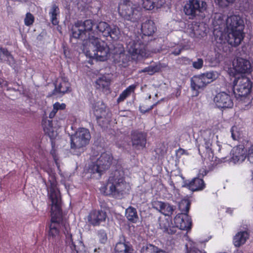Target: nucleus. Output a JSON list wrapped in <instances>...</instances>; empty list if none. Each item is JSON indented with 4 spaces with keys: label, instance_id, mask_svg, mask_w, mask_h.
<instances>
[{
    "label": "nucleus",
    "instance_id": "obj_1",
    "mask_svg": "<svg viewBox=\"0 0 253 253\" xmlns=\"http://www.w3.org/2000/svg\"><path fill=\"white\" fill-rule=\"evenodd\" d=\"M50 183L49 198L51 202V218L49 225L48 239L54 247L60 244V229L69 228V223L64 218L61 208L60 192L57 189L55 179L49 180Z\"/></svg>",
    "mask_w": 253,
    "mask_h": 253
},
{
    "label": "nucleus",
    "instance_id": "obj_2",
    "mask_svg": "<svg viewBox=\"0 0 253 253\" xmlns=\"http://www.w3.org/2000/svg\"><path fill=\"white\" fill-rule=\"evenodd\" d=\"M93 22L90 19L86 20L84 22L78 21L72 29V37L75 39L86 41L92 46L94 51H96V55L101 61L107 59L109 53V48L106 42L95 37V33L92 31Z\"/></svg>",
    "mask_w": 253,
    "mask_h": 253
},
{
    "label": "nucleus",
    "instance_id": "obj_3",
    "mask_svg": "<svg viewBox=\"0 0 253 253\" xmlns=\"http://www.w3.org/2000/svg\"><path fill=\"white\" fill-rule=\"evenodd\" d=\"M244 22L239 15H233L226 19L227 41L232 46H238L244 38Z\"/></svg>",
    "mask_w": 253,
    "mask_h": 253
},
{
    "label": "nucleus",
    "instance_id": "obj_4",
    "mask_svg": "<svg viewBox=\"0 0 253 253\" xmlns=\"http://www.w3.org/2000/svg\"><path fill=\"white\" fill-rule=\"evenodd\" d=\"M107 186L110 195L116 198H121L126 193L128 186L124 171L116 169L113 171L108 178Z\"/></svg>",
    "mask_w": 253,
    "mask_h": 253
},
{
    "label": "nucleus",
    "instance_id": "obj_5",
    "mask_svg": "<svg viewBox=\"0 0 253 253\" xmlns=\"http://www.w3.org/2000/svg\"><path fill=\"white\" fill-rule=\"evenodd\" d=\"M214 137L211 130H204L197 140V147L202 158L210 161L215 160L212 149V140Z\"/></svg>",
    "mask_w": 253,
    "mask_h": 253
},
{
    "label": "nucleus",
    "instance_id": "obj_6",
    "mask_svg": "<svg viewBox=\"0 0 253 253\" xmlns=\"http://www.w3.org/2000/svg\"><path fill=\"white\" fill-rule=\"evenodd\" d=\"M119 15L125 20L131 22H137L142 15V9L137 3L130 0H123L118 5Z\"/></svg>",
    "mask_w": 253,
    "mask_h": 253
},
{
    "label": "nucleus",
    "instance_id": "obj_7",
    "mask_svg": "<svg viewBox=\"0 0 253 253\" xmlns=\"http://www.w3.org/2000/svg\"><path fill=\"white\" fill-rule=\"evenodd\" d=\"M91 138L89 130L84 127L79 128L70 137L71 149L74 154L80 155L84 148L88 144Z\"/></svg>",
    "mask_w": 253,
    "mask_h": 253
},
{
    "label": "nucleus",
    "instance_id": "obj_8",
    "mask_svg": "<svg viewBox=\"0 0 253 253\" xmlns=\"http://www.w3.org/2000/svg\"><path fill=\"white\" fill-rule=\"evenodd\" d=\"M146 45L142 40V37L140 34L135 35L134 39L127 44V48L131 58L135 61L140 59L147 56Z\"/></svg>",
    "mask_w": 253,
    "mask_h": 253
},
{
    "label": "nucleus",
    "instance_id": "obj_9",
    "mask_svg": "<svg viewBox=\"0 0 253 253\" xmlns=\"http://www.w3.org/2000/svg\"><path fill=\"white\" fill-rule=\"evenodd\" d=\"M252 87V82L245 76L235 78L233 81V93L237 99L247 96L251 92Z\"/></svg>",
    "mask_w": 253,
    "mask_h": 253
},
{
    "label": "nucleus",
    "instance_id": "obj_10",
    "mask_svg": "<svg viewBox=\"0 0 253 253\" xmlns=\"http://www.w3.org/2000/svg\"><path fill=\"white\" fill-rule=\"evenodd\" d=\"M61 230H63L65 236L66 246L70 249L71 253H83L84 252L85 246L81 236L71 234L69 225L67 230L64 228Z\"/></svg>",
    "mask_w": 253,
    "mask_h": 253
},
{
    "label": "nucleus",
    "instance_id": "obj_11",
    "mask_svg": "<svg viewBox=\"0 0 253 253\" xmlns=\"http://www.w3.org/2000/svg\"><path fill=\"white\" fill-rule=\"evenodd\" d=\"M184 203L185 207L184 209H181L182 212L177 214L173 219L174 226L176 227V231L179 229L188 231L192 227V220L188 215L191 203L189 201H185Z\"/></svg>",
    "mask_w": 253,
    "mask_h": 253
},
{
    "label": "nucleus",
    "instance_id": "obj_12",
    "mask_svg": "<svg viewBox=\"0 0 253 253\" xmlns=\"http://www.w3.org/2000/svg\"><path fill=\"white\" fill-rule=\"evenodd\" d=\"M207 3L199 0H188L183 7L185 14L190 19H194L206 9Z\"/></svg>",
    "mask_w": 253,
    "mask_h": 253
},
{
    "label": "nucleus",
    "instance_id": "obj_13",
    "mask_svg": "<svg viewBox=\"0 0 253 253\" xmlns=\"http://www.w3.org/2000/svg\"><path fill=\"white\" fill-rule=\"evenodd\" d=\"M112 160L113 157L110 154L102 153L96 162L89 166V172L91 173H97L100 176L103 172L110 168Z\"/></svg>",
    "mask_w": 253,
    "mask_h": 253
},
{
    "label": "nucleus",
    "instance_id": "obj_14",
    "mask_svg": "<svg viewBox=\"0 0 253 253\" xmlns=\"http://www.w3.org/2000/svg\"><path fill=\"white\" fill-rule=\"evenodd\" d=\"M93 114L96 117L97 123L103 127L109 121L111 113L107 110L104 104L95 105L93 108Z\"/></svg>",
    "mask_w": 253,
    "mask_h": 253
},
{
    "label": "nucleus",
    "instance_id": "obj_15",
    "mask_svg": "<svg viewBox=\"0 0 253 253\" xmlns=\"http://www.w3.org/2000/svg\"><path fill=\"white\" fill-rule=\"evenodd\" d=\"M216 107L221 110L231 108L234 103L231 96L225 92H220L213 98Z\"/></svg>",
    "mask_w": 253,
    "mask_h": 253
},
{
    "label": "nucleus",
    "instance_id": "obj_16",
    "mask_svg": "<svg viewBox=\"0 0 253 253\" xmlns=\"http://www.w3.org/2000/svg\"><path fill=\"white\" fill-rule=\"evenodd\" d=\"M107 217L106 211L102 210L93 209L90 211L87 215V221L93 226H98L102 222H105Z\"/></svg>",
    "mask_w": 253,
    "mask_h": 253
},
{
    "label": "nucleus",
    "instance_id": "obj_17",
    "mask_svg": "<svg viewBox=\"0 0 253 253\" xmlns=\"http://www.w3.org/2000/svg\"><path fill=\"white\" fill-rule=\"evenodd\" d=\"M131 141L134 149H143L146 147L147 134L137 130H132L131 132Z\"/></svg>",
    "mask_w": 253,
    "mask_h": 253
},
{
    "label": "nucleus",
    "instance_id": "obj_18",
    "mask_svg": "<svg viewBox=\"0 0 253 253\" xmlns=\"http://www.w3.org/2000/svg\"><path fill=\"white\" fill-rule=\"evenodd\" d=\"M42 125L45 134L50 138L52 147L53 148L55 145L54 140L57 133L53 127L52 121L47 119V117H43L42 119Z\"/></svg>",
    "mask_w": 253,
    "mask_h": 253
},
{
    "label": "nucleus",
    "instance_id": "obj_19",
    "mask_svg": "<svg viewBox=\"0 0 253 253\" xmlns=\"http://www.w3.org/2000/svg\"><path fill=\"white\" fill-rule=\"evenodd\" d=\"M153 208L165 216H171L175 210V207L168 203L162 201H155L153 204Z\"/></svg>",
    "mask_w": 253,
    "mask_h": 253
},
{
    "label": "nucleus",
    "instance_id": "obj_20",
    "mask_svg": "<svg viewBox=\"0 0 253 253\" xmlns=\"http://www.w3.org/2000/svg\"><path fill=\"white\" fill-rule=\"evenodd\" d=\"M190 85L193 91V95H199L200 90H203L207 85L201 75L194 76L190 80Z\"/></svg>",
    "mask_w": 253,
    "mask_h": 253
},
{
    "label": "nucleus",
    "instance_id": "obj_21",
    "mask_svg": "<svg viewBox=\"0 0 253 253\" xmlns=\"http://www.w3.org/2000/svg\"><path fill=\"white\" fill-rule=\"evenodd\" d=\"M235 71L239 74H245L251 72V65L249 61L242 58H238L233 64Z\"/></svg>",
    "mask_w": 253,
    "mask_h": 253
},
{
    "label": "nucleus",
    "instance_id": "obj_22",
    "mask_svg": "<svg viewBox=\"0 0 253 253\" xmlns=\"http://www.w3.org/2000/svg\"><path fill=\"white\" fill-rule=\"evenodd\" d=\"M183 186L194 192L204 189L206 187V184L203 178L197 177L190 181H186Z\"/></svg>",
    "mask_w": 253,
    "mask_h": 253
},
{
    "label": "nucleus",
    "instance_id": "obj_23",
    "mask_svg": "<svg viewBox=\"0 0 253 253\" xmlns=\"http://www.w3.org/2000/svg\"><path fill=\"white\" fill-rule=\"evenodd\" d=\"M133 249L129 242H126L125 239L123 241L116 243L113 253H133Z\"/></svg>",
    "mask_w": 253,
    "mask_h": 253
},
{
    "label": "nucleus",
    "instance_id": "obj_24",
    "mask_svg": "<svg viewBox=\"0 0 253 253\" xmlns=\"http://www.w3.org/2000/svg\"><path fill=\"white\" fill-rule=\"evenodd\" d=\"M142 5L146 10H151L155 8H160L166 2L170 3L172 0H142Z\"/></svg>",
    "mask_w": 253,
    "mask_h": 253
},
{
    "label": "nucleus",
    "instance_id": "obj_25",
    "mask_svg": "<svg viewBox=\"0 0 253 253\" xmlns=\"http://www.w3.org/2000/svg\"><path fill=\"white\" fill-rule=\"evenodd\" d=\"M71 90L70 83L63 79L58 84H55V88L52 93L64 94L71 92Z\"/></svg>",
    "mask_w": 253,
    "mask_h": 253
},
{
    "label": "nucleus",
    "instance_id": "obj_26",
    "mask_svg": "<svg viewBox=\"0 0 253 253\" xmlns=\"http://www.w3.org/2000/svg\"><path fill=\"white\" fill-rule=\"evenodd\" d=\"M156 29L155 23L152 20L148 19L141 24V31L144 36H152Z\"/></svg>",
    "mask_w": 253,
    "mask_h": 253
},
{
    "label": "nucleus",
    "instance_id": "obj_27",
    "mask_svg": "<svg viewBox=\"0 0 253 253\" xmlns=\"http://www.w3.org/2000/svg\"><path fill=\"white\" fill-rule=\"evenodd\" d=\"M159 226L164 232L169 234H174L176 233V227L173 225L172 221L168 219L160 220Z\"/></svg>",
    "mask_w": 253,
    "mask_h": 253
},
{
    "label": "nucleus",
    "instance_id": "obj_28",
    "mask_svg": "<svg viewBox=\"0 0 253 253\" xmlns=\"http://www.w3.org/2000/svg\"><path fill=\"white\" fill-rule=\"evenodd\" d=\"M249 237L250 234L247 231L238 232L233 238L234 245L236 247H240L245 244Z\"/></svg>",
    "mask_w": 253,
    "mask_h": 253
},
{
    "label": "nucleus",
    "instance_id": "obj_29",
    "mask_svg": "<svg viewBox=\"0 0 253 253\" xmlns=\"http://www.w3.org/2000/svg\"><path fill=\"white\" fill-rule=\"evenodd\" d=\"M137 87V84H132L126 87L119 95L117 102L120 103L125 101L131 93H134Z\"/></svg>",
    "mask_w": 253,
    "mask_h": 253
},
{
    "label": "nucleus",
    "instance_id": "obj_30",
    "mask_svg": "<svg viewBox=\"0 0 253 253\" xmlns=\"http://www.w3.org/2000/svg\"><path fill=\"white\" fill-rule=\"evenodd\" d=\"M125 216L129 221L133 223H136L139 219L136 209L131 206L126 210Z\"/></svg>",
    "mask_w": 253,
    "mask_h": 253
},
{
    "label": "nucleus",
    "instance_id": "obj_31",
    "mask_svg": "<svg viewBox=\"0 0 253 253\" xmlns=\"http://www.w3.org/2000/svg\"><path fill=\"white\" fill-rule=\"evenodd\" d=\"M60 10L58 6L54 3L52 5L51 7L49 10V14L50 18L51 23L53 25H57L59 23V21L57 19V16L59 15Z\"/></svg>",
    "mask_w": 253,
    "mask_h": 253
},
{
    "label": "nucleus",
    "instance_id": "obj_32",
    "mask_svg": "<svg viewBox=\"0 0 253 253\" xmlns=\"http://www.w3.org/2000/svg\"><path fill=\"white\" fill-rule=\"evenodd\" d=\"M161 66L160 63L155 64L153 65H150L146 67L143 69L139 71V73H148L150 75H153L155 73L159 72L161 70Z\"/></svg>",
    "mask_w": 253,
    "mask_h": 253
},
{
    "label": "nucleus",
    "instance_id": "obj_33",
    "mask_svg": "<svg viewBox=\"0 0 253 253\" xmlns=\"http://www.w3.org/2000/svg\"><path fill=\"white\" fill-rule=\"evenodd\" d=\"M220 55L218 52L214 53V54H208L206 60L209 62L210 66H215L220 63Z\"/></svg>",
    "mask_w": 253,
    "mask_h": 253
},
{
    "label": "nucleus",
    "instance_id": "obj_34",
    "mask_svg": "<svg viewBox=\"0 0 253 253\" xmlns=\"http://www.w3.org/2000/svg\"><path fill=\"white\" fill-rule=\"evenodd\" d=\"M201 75L202 77L204 79L207 85L213 82L217 77L216 72L213 71H208Z\"/></svg>",
    "mask_w": 253,
    "mask_h": 253
},
{
    "label": "nucleus",
    "instance_id": "obj_35",
    "mask_svg": "<svg viewBox=\"0 0 253 253\" xmlns=\"http://www.w3.org/2000/svg\"><path fill=\"white\" fill-rule=\"evenodd\" d=\"M105 36H110L113 40H117L120 38V29L118 27L116 26H114L112 27H110L107 35Z\"/></svg>",
    "mask_w": 253,
    "mask_h": 253
},
{
    "label": "nucleus",
    "instance_id": "obj_36",
    "mask_svg": "<svg viewBox=\"0 0 253 253\" xmlns=\"http://www.w3.org/2000/svg\"><path fill=\"white\" fill-rule=\"evenodd\" d=\"M158 247L151 244H147L143 246L140 250L141 253H156Z\"/></svg>",
    "mask_w": 253,
    "mask_h": 253
},
{
    "label": "nucleus",
    "instance_id": "obj_37",
    "mask_svg": "<svg viewBox=\"0 0 253 253\" xmlns=\"http://www.w3.org/2000/svg\"><path fill=\"white\" fill-rule=\"evenodd\" d=\"M155 151L158 158H160V157H164V156L167 153V148L164 143H160L157 145Z\"/></svg>",
    "mask_w": 253,
    "mask_h": 253
},
{
    "label": "nucleus",
    "instance_id": "obj_38",
    "mask_svg": "<svg viewBox=\"0 0 253 253\" xmlns=\"http://www.w3.org/2000/svg\"><path fill=\"white\" fill-rule=\"evenodd\" d=\"M97 237L100 244H105L108 239L106 231L104 229H100L97 231Z\"/></svg>",
    "mask_w": 253,
    "mask_h": 253
},
{
    "label": "nucleus",
    "instance_id": "obj_39",
    "mask_svg": "<svg viewBox=\"0 0 253 253\" xmlns=\"http://www.w3.org/2000/svg\"><path fill=\"white\" fill-rule=\"evenodd\" d=\"M96 28L99 31L102 33H104L105 36L106 35V34H107L108 32L109 31L110 26L106 22H100L97 24Z\"/></svg>",
    "mask_w": 253,
    "mask_h": 253
},
{
    "label": "nucleus",
    "instance_id": "obj_40",
    "mask_svg": "<svg viewBox=\"0 0 253 253\" xmlns=\"http://www.w3.org/2000/svg\"><path fill=\"white\" fill-rule=\"evenodd\" d=\"M204 66V60L201 58H197L192 62V67L195 70H200Z\"/></svg>",
    "mask_w": 253,
    "mask_h": 253
},
{
    "label": "nucleus",
    "instance_id": "obj_41",
    "mask_svg": "<svg viewBox=\"0 0 253 253\" xmlns=\"http://www.w3.org/2000/svg\"><path fill=\"white\" fill-rule=\"evenodd\" d=\"M35 21L34 15L30 12H27L24 19V24L27 26H30L33 24Z\"/></svg>",
    "mask_w": 253,
    "mask_h": 253
},
{
    "label": "nucleus",
    "instance_id": "obj_42",
    "mask_svg": "<svg viewBox=\"0 0 253 253\" xmlns=\"http://www.w3.org/2000/svg\"><path fill=\"white\" fill-rule=\"evenodd\" d=\"M95 83L98 88L104 89L107 85V82L102 78L97 79Z\"/></svg>",
    "mask_w": 253,
    "mask_h": 253
},
{
    "label": "nucleus",
    "instance_id": "obj_43",
    "mask_svg": "<svg viewBox=\"0 0 253 253\" xmlns=\"http://www.w3.org/2000/svg\"><path fill=\"white\" fill-rule=\"evenodd\" d=\"M157 104V102L153 104L152 105L150 106L149 107L146 108L143 105L140 106L139 110L140 112L143 114L153 109Z\"/></svg>",
    "mask_w": 253,
    "mask_h": 253
},
{
    "label": "nucleus",
    "instance_id": "obj_44",
    "mask_svg": "<svg viewBox=\"0 0 253 253\" xmlns=\"http://www.w3.org/2000/svg\"><path fill=\"white\" fill-rule=\"evenodd\" d=\"M239 151V152L237 155H234L232 158L234 160V161H239L241 157H243V155L244 154V153L243 152L244 151L243 149H242L241 150L240 149H238L237 148L236 149V151ZM235 153H237V152H235Z\"/></svg>",
    "mask_w": 253,
    "mask_h": 253
},
{
    "label": "nucleus",
    "instance_id": "obj_45",
    "mask_svg": "<svg viewBox=\"0 0 253 253\" xmlns=\"http://www.w3.org/2000/svg\"><path fill=\"white\" fill-rule=\"evenodd\" d=\"M248 159L251 163H253V144L249 149Z\"/></svg>",
    "mask_w": 253,
    "mask_h": 253
},
{
    "label": "nucleus",
    "instance_id": "obj_46",
    "mask_svg": "<svg viewBox=\"0 0 253 253\" xmlns=\"http://www.w3.org/2000/svg\"><path fill=\"white\" fill-rule=\"evenodd\" d=\"M237 129V127L233 126L231 128V136L233 140H237L239 138V134L237 131L234 132L235 130Z\"/></svg>",
    "mask_w": 253,
    "mask_h": 253
},
{
    "label": "nucleus",
    "instance_id": "obj_47",
    "mask_svg": "<svg viewBox=\"0 0 253 253\" xmlns=\"http://www.w3.org/2000/svg\"><path fill=\"white\" fill-rule=\"evenodd\" d=\"M209 172V170L206 169V168H202V169H200L198 174V177L202 178L205 176H206Z\"/></svg>",
    "mask_w": 253,
    "mask_h": 253
},
{
    "label": "nucleus",
    "instance_id": "obj_48",
    "mask_svg": "<svg viewBox=\"0 0 253 253\" xmlns=\"http://www.w3.org/2000/svg\"><path fill=\"white\" fill-rule=\"evenodd\" d=\"M54 105H55V109H57L58 110H63L66 108V104L65 103H60L58 102H55Z\"/></svg>",
    "mask_w": 253,
    "mask_h": 253
},
{
    "label": "nucleus",
    "instance_id": "obj_49",
    "mask_svg": "<svg viewBox=\"0 0 253 253\" xmlns=\"http://www.w3.org/2000/svg\"><path fill=\"white\" fill-rule=\"evenodd\" d=\"M2 55L5 56L7 58H12L10 53L6 48H1V56H2Z\"/></svg>",
    "mask_w": 253,
    "mask_h": 253
},
{
    "label": "nucleus",
    "instance_id": "obj_50",
    "mask_svg": "<svg viewBox=\"0 0 253 253\" xmlns=\"http://www.w3.org/2000/svg\"><path fill=\"white\" fill-rule=\"evenodd\" d=\"M187 253H206L205 252L203 253L201 250L198 249L196 248H190L187 249Z\"/></svg>",
    "mask_w": 253,
    "mask_h": 253
},
{
    "label": "nucleus",
    "instance_id": "obj_51",
    "mask_svg": "<svg viewBox=\"0 0 253 253\" xmlns=\"http://www.w3.org/2000/svg\"><path fill=\"white\" fill-rule=\"evenodd\" d=\"M181 60L183 63L186 65H190L192 64V60L187 57H183L181 58Z\"/></svg>",
    "mask_w": 253,
    "mask_h": 253
},
{
    "label": "nucleus",
    "instance_id": "obj_52",
    "mask_svg": "<svg viewBox=\"0 0 253 253\" xmlns=\"http://www.w3.org/2000/svg\"><path fill=\"white\" fill-rule=\"evenodd\" d=\"M181 51V49L180 48H175L174 50L172 51V54H173L174 55H178L180 54Z\"/></svg>",
    "mask_w": 253,
    "mask_h": 253
},
{
    "label": "nucleus",
    "instance_id": "obj_53",
    "mask_svg": "<svg viewBox=\"0 0 253 253\" xmlns=\"http://www.w3.org/2000/svg\"><path fill=\"white\" fill-rule=\"evenodd\" d=\"M216 1L220 6L224 7L227 5V4L224 3V0H216Z\"/></svg>",
    "mask_w": 253,
    "mask_h": 253
},
{
    "label": "nucleus",
    "instance_id": "obj_54",
    "mask_svg": "<svg viewBox=\"0 0 253 253\" xmlns=\"http://www.w3.org/2000/svg\"><path fill=\"white\" fill-rule=\"evenodd\" d=\"M55 114L54 112H53L52 111L50 112L49 114V118L50 119H53L55 116Z\"/></svg>",
    "mask_w": 253,
    "mask_h": 253
},
{
    "label": "nucleus",
    "instance_id": "obj_55",
    "mask_svg": "<svg viewBox=\"0 0 253 253\" xmlns=\"http://www.w3.org/2000/svg\"><path fill=\"white\" fill-rule=\"evenodd\" d=\"M193 31L195 36L197 37L198 35L202 36V35L201 33H198V32L196 31L194 29H193Z\"/></svg>",
    "mask_w": 253,
    "mask_h": 253
},
{
    "label": "nucleus",
    "instance_id": "obj_56",
    "mask_svg": "<svg viewBox=\"0 0 253 253\" xmlns=\"http://www.w3.org/2000/svg\"><path fill=\"white\" fill-rule=\"evenodd\" d=\"M156 253H168L166 251L161 249L160 248H158V250L157 251Z\"/></svg>",
    "mask_w": 253,
    "mask_h": 253
},
{
    "label": "nucleus",
    "instance_id": "obj_57",
    "mask_svg": "<svg viewBox=\"0 0 253 253\" xmlns=\"http://www.w3.org/2000/svg\"><path fill=\"white\" fill-rule=\"evenodd\" d=\"M102 250V249L100 248H95L94 249V253H100V251Z\"/></svg>",
    "mask_w": 253,
    "mask_h": 253
},
{
    "label": "nucleus",
    "instance_id": "obj_58",
    "mask_svg": "<svg viewBox=\"0 0 253 253\" xmlns=\"http://www.w3.org/2000/svg\"><path fill=\"white\" fill-rule=\"evenodd\" d=\"M235 0H225V1L227 2V5L229 3H232L234 2Z\"/></svg>",
    "mask_w": 253,
    "mask_h": 253
},
{
    "label": "nucleus",
    "instance_id": "obj_59",
    "mask_svg": "<svg viewBox=\"0 0 253 253\" xmlns=\"http://www.w3.org/2000/svg\"><path fill=\"white\" fill-rule=\"evenodd\" d=\"M58 111V110L57 109H55V105L53 104V109H52V111L53 112H54L55 114H56L57 113V111Z\"/></svg>",
    "mask_w": 253,
    "mask_h": 253
},
{
    "label": "nucleus",
    "instance_id": "obj_60",
    "mask_svg": "<svg viewBox=\"0 0 253 253\" xmlns=\"http://www.w3.org/2000/svg\"><path fill=\"white\" fill-rule=\"evenodd\" d=\"M217 145L218 146V151H220L221 150V145L220 144V142L219 141H217Z\"/></svg>",
    "mask_w": 253,
    "mask_h": 253
},
{
    "label": "nucleus",
    "instance_id": "obj_61",
    "mask_svg": "<svg viewBox=\"0 0 253 253\" xmlns=\"http://www.w3.org/2000/svg\"><path fill=\"white\" fill-rule=\"evenodd\" d=\"M238 253H243L242 251H237Z\"/></svg>",
    "mask_w": 253,
    "mask_h": 253
},
{
    "label": "nucleus",
    "instance_id": "obj_62",
    "mask_svg": "<svg viewBox=\"0 0 253 253\" xmlns=\"http://www.w3.org/2000/svg\"><path fill=\"white\" fill-rule=\"evenodd\" d=\"M182 205H183V203H182L180 204V208H182L181 207H182Z\"/></svg>",
    "mask_w": 253,
    "mask_h": 253
}]
</instances>
